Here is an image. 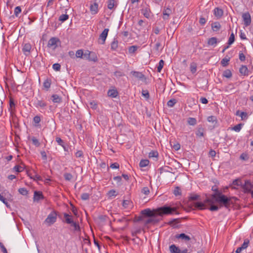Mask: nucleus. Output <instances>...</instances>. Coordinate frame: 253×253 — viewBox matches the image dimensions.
<instances>
[{
    "label": "nucleus",
    "instance_id": "obj_1",
    "mask_svg": "<svg viewBox=\"0 0 253 253\" xmlns=\"http://www.w3.org/2000/svg\"><path fill=\"white\" fill-rule=\"evenodd\" d=\"M176 209L175 207L164 205L153 210L150 209H146L141 211V213L144 216L149 217L145 221V224H155L161 220L162 219V217L164 215L172 214L176 211Z\"/></svg>",
    "mask_w": 253,
    "mask_h": 253
},
{
    "label": "nucleus",
    "instance_id": "obj_2",
    "mask_svg": "<svg viewBox=\"0 0 253 253\" xmlns=\"http://www.w3.org/2000/svg\"><path fill=\"white\" fill-rule=\"evenodd\" d=\"M237 199L234 197H228L222 193H218L211 195V197H207L205 202L211 204L216 202L220 204V207H224L228 209L234 204Z\"/></svg>",
    "mask_w": 253,
    "mask_h": 253
},
{
    "label": "nucleus",
    "instance_id": "obj_3",
    "mask_svg": "<svg viewBox=\"0 0 253 253\" xmlns=\"http://www.w3.org/2000/svg\"><path fill=\"white\" fill-rule=\"evenodd\" d=\"M57 219V214L54 211H52L49 214L45 219L44 223L47 224L48 226H51L54 224Z\"/></svg>",
    "mask_w": 253,
    "mask_h": 253
},
{
    "label": "nucleus",
    "instance_id": "obj_4",
    "mask_svg": "<svg viewBox=\"0 0 253 253\" xmlns=\"http://www.w3.org/2000/svg\"><path fill=\"white\" fill-rule=\"evenodd\" d=\"M60 43L59 39L56 37H52L49 39L48 42L47 46L55 49L57 46L58 44Z\"/></svg>",
    "mask_w": 253,
    "mask_h": 253
},
{
    "label": "nucleus",
    "instance_id": "obj_5",
    "mask_svg": "<svg viewBox=\"0 0 253 253\" xmlns=\"http://www.w3.org/2000/svg\"><path fill=\"white\" fill-rule=\"evenodd\" d=\"M109 32L108 29H105L102 33L100 35L98 42L101 44H104L105 42L106 39L107 38L108 33Z\"/></svg>",
    "mask_w": 253,
    "mask_h": 253
},
{
    "label": "nucleus",
    "instance_id": "obj_6",
    "mask_svg": "<svg viewBox=\"0 0 253 253\" xmlns=\"http://www.w3.org/2000/svg\"><path fill=\"white\" fill-rule=\"evenodd\" d=\"M206 204H208V203H206L205 200L204 203L201 202H194L191 203V205L192 207H194V209L202 210L206 209Z\"/></svg>",
    "mask_w": 253,
    "mask_h": 253
},
{
    "label": "nucleus",
    "instance_id": "obj_7",
    "mask_svg": "<svg viewBox=\"0 0 253 253\" xmlns=\"http://www.w3.org/2000/svg\"><path fill=\"white\" fill-rule=\"evenodd\" d=\"M242 18L244 21V24L246 27L250 25L251 23V16L249 12H245L242 14Z\"/></svg>",
    "mask_w": 253,
    "mask_h": 253
},
{
    "label": "nucleus",
    "instance_id": "obj_8",
    "mask_svg": "<svg viewBox=\"0 0 253 253\" xmlns=\"http://www.w3.org/2000/svg\"><path fill=\"white\" fill-rule=\"evenodd\" d=\"M253 186L250 180H246L245 183L242 186V189L244 193H250L252 191Z\"/></svg>",
    "mask_w": 253,
    "mask_h": 253
},
{
    "label": "nucleus",
    "instance_id": "obj_9",
    "mask_svg": "<svg viewBox=\"0 0 253 253\" xmlns=\"http://www.w3.org/2000/svg\"><path fill=\"white\" fill-rule=\"evenodd\" d=\"M44 199V196L41 191H35L34 192L33 200L34 202H38L40 200Z\"/></svg>",
    "mask_w": 253,
    "mask_h": 253
},
{
    "label": "nucleus",
    "instance_id": "obj_10",
    "mask_svg": "<svg viewBox=\"0 0 253 253\" xmlns=\"http://www.w3.org/2000/svg\"><path fill=\"white\" fill-rule=\"evenodd\" d=\"M90 11L92 14H96L98 11V4L94 2L90 5Z\"/></svg>",
    "mask_w": 253,
    "mask_h": 253
},
{
    "label": "nucleus",
    "instance_id": "obj_11",
    "mask_svg": "<svg viewBox=\"0 0 253 253\" xmlns=\"http://www.w3.org/2000/svg\"><path fill=\"white\" fill-rule=\"evenodd\" d=\"M131 74H132L134 78L139 80H143V79H146L145 76L141 72L137 71H131Z\"/></svg>",
    "mask_w": 253,
    "mask_h": 253
},
{
    "label": "nucleus",
    "instance_id": "obj_12",
    "mask_svg": "<svg viewBox=\"0 0 253 253\" xmlns=\"http://www.w3.org/2000/svg\"><path fill=\"white\" fill-rule=\"evenodd\" d=\"M31 47V45L29 43H25L24 45L22 50L25 55H28L30 53Z\"/></svg>",
    "mask_w": 253,
    "mask_h": 253
},
{
    "label": "nucleus",
    "instance_id": "obj_13",
    "mask_svg": "<svg viewBox=\"0 0 253 253\" xmlns=\"http://www.w3.org/2000/svg\"><path fill=\"white\" fill-rule=\"evenodd\" d=\"M175 237L176 239H181L182 240H184L185 241H189L191 239L190 237L189 236L186 235L184 233L176 234Z\"/></svg>",
    "mask_w": 253,
    "mask_h": 253
},
{
    "label": "nucleus",
    "instance_id": "obj_14",
    "mask_svg": "<svg viewBox=\"0 0 253 253\" xmlns=\"http://www.w3.org/2000/svg\"><path fill=\"white\" fill-rule=\"evenodd\" d=\"M88 57L87 59L91 61L95 62L97 60V57L96 54L93 52H88Z\"/></svg>",
    "mask_w": 253,
    "mask_h": 253
},
{
    "label": "nucleus",
    "instance_id": "obj_15",
    "mask_svg": "<svg viewBox=\"0 0 253 253\" xmlns=\"http://www.w3.org/2000/svg\"><path fill=\"white\" fill-rule=\"evenodd\" d=\"M204 128L202 126H198L196 131V135L198 137H203L204 136Z\"/></svg>",
    "mask_w": 253,
    "mask_h": 253
},
{
    "label": "nucleus",
    "instance_id": "obj_16",
    "mask_svg": "<svg viewBox=\"0 0 253 253\" xmlns=\"http://www.w3.org/2000/svg\"><path fill=\"white\" fill-rule=\"evenodd\" d=\"M240 73L244 76H248L249 74V70L247 67L245 65H242L239 69Z\"/></svg>",
    "mask_w": 253,
    "mask_h": 253
},
{
    "label": "nucleus",
    "instance_id": "obj_17",
    "mask_svg": "<svg viewBox=\"0 0 253 253\" xmlns=\"http://www.w3.org/2000/svg\"><path fill=\"white\" fill-rule=\"evenodd\" d=\"M35 105L36 107L44 108L46 106V103L42 100L37 99Z\"/></svg>",
    "mask_w": 253,
    "mask_h": 253
},
{
    "label": "nucleus",
    "instance_id": "obj_18",
    "mask_svg": "<svg viewBox=\"0 0 253 253\" xmlns=\"http://www.w3.org/2000/svg\"><path fill=\"white\" fill-rule=\"evenodd\" d=\"M223 10L222 9L216 7L214 9V14L217 18H220L223 15Z\"/></svg>",
    "mask_w": 253,
    "mask_h": 253
},
{
    "label": "nucleus",
    "instance_id": "obj_19",
    "mask_svg": "<svg viewBox=\"0 0 253 253\" xmlns=\"http://www.w3.org/2000/svg\"><path fill=\"white\" fill-rule=\"evenodd\" d=\"M169 250L170 253H179L180 250L175 245L173 244L169 246Z\"/></svg>",
    "mask_w": 253,
    "mask_h": 253
},
{
    "label": "nucleus",
    "instance_id": "obj_20",
    "mask_svg": "<svg viewBox=\"0 0 253 253\" xmlns=\"http://www.w3.org/2000/svg\"><path fill=\"white\" fill-rule=\"evenodd\" d=\"M107 93L109 97H111L112 98L116 97L118 95L117 90L115 89H109Z\"/></svg>",
    "mask_w": 253,
    "mask_h": 253
},
{
    "label": "nucleus",
    "instance_id": "obj_21",
    "mask_svg": "<svg viewBox=\"0 0 253 253\" xmlns=\"http://www.w3.org/2000/svg\"><path fill=\"white\" fill-rule=\"evenodd\" d=\"M211 28L213 31L217 32L221 28V25L218 22H215L211 24Z\"/></svg>",
    "mask_w": 253,
    "mask_h": 253
},
{
    "label": "nucleus",
    "instance_id": "obj_22",
    "mask_svg": "<svg viewBox=\"0 0 253 253\" xmlns=\"http://www.w3.org/2000/svg\"><path fill=\"white\" fill-rule=\"evenodd\" d=\"M51 100L54 103H60L62 101V98L57 94H53L51 96Z\"/></svg>",
    "mask_w": 253,
    "mask_h": 253
},
{
    "label": "nucleus",
    "instance_id": "obj_23",
    "mask_svg": "<svg viewBox=\"0 0 253 253\" xmlns=\"http://www.w3.org/2000/svg\"><path fill=\"white\" fill-rule=\"evenodd\" d=\"M64 217L65 219V222L68 224H71L73 221L72 216L67 213H64Z\"/></svg>",
    "mask_w": 253,
    "mask_h": 253
},
{
    "label": "nucleus",
    "instance_id": "obj_24",
    "mask_svg": "<svg viewBox=\"0 0 253 253\" xmlns=\"http://www.w3.org/2000/svg\"><path fill=\"white\" fill-rule=\"evenodd\" d=\"M208 121L212 123L213 126H215L217 123L216 117L214 116H210L208 117Z\"/></svg>",
    "mask_w": 253,
    "mask_h": 253
},
{
    "label": "nucleus",
    "instance_id": "obj_25",
    "mask_svg": "<svg viewBox=\"0 0 253 253\" xmlns=\"http://www.w3.org/2000/svg\"><path fill=\"white\" fill-rule=\"evenodd\" d=\"M217 43V38L215 37H212L210 38L208 41V44L210 45H215Z\"/></svg>",
    "mask_w": 253,
    "mask_h": 253
},
{
    "label": "nucleus",
    "instance_id": "obj_26",
    "mask_svg": "<svg viewBox=\"0 0 253 253\" xmlns=\"http://www.w3.org/2000/svg\"><path fill=\"white\" fill-rule=\"evenodd\" d=\"M141 13L146 18H149L150 16V10L149 8H143L141 10Z\"/></svg>",
    "mask_w": 253,
    "mask_h": 253
},
{
    "label": "nucleus",
    "instance_id": "obj_27",
    "mask_svg": "<svg viewBox=\"0 0 253 253\" xmlns=\"http://www.w3.org/2000/svg\"><path fill=\"white\" fill-rule=\"evenodd\" d=\"M51 85V80L49 79L45 80L43 84V86L44 88L46 90H48L49 88L50 87Z\"/></svg>",
    "mask_w": 253,
    "mask_h": 253
},
{
    "label": "nucleus",
    "instance_id": "obj_28",
    "mask_svg": "<svg viewBox=\"0 0 253 253\" xmlns=\"http://www.w3.org/2000/svg\"><path fill=\"white\" fill-rule=\"evenodd\" d=\"M200 197V196L199 195L192 194L190 195L188 199L189 201H194L199 200Z\"/></svg>",
    "mask_w": 253,
    "mask_h": 253
},
{
    "label": "nucleus",
    "instance_id": "obj_29",
    "mask_svg": "<svg viewBox=\"0 0 253 253\" xmlns=\"http://www.w3.org/2000/svg\"><path fill=\"white\" fill-rule=\"evenodd\" d=\"M115 4V0H108L107 1V7L109 9H113Z\"/></svg>",
    "mask_w": 253,
    "mask_h": 253
},
{
    "label": "nucleus",
    "instance_id": "obj_30",
    "mask_svg": "<svg viewBox=\"0 0 253 253\" xmlns=\"http://www.w3.org/2000/svg\"><path fill=\"white\" fill-rule=\"evenodd\" d=\"M71 226H73L74 227V230L75 231H81V228L79 226V224L77 223L76 222H74V221L72 222V223L71 224Z\"/></svg>",
    "mask_w": 253,
    "mask_h": 253
},
{
    "label": "nucleus",
    "instance_id": "obj_31",
    "mask_svg": "<svg viewBox=\"0 0 253 253\" xmlns=\"http://www.w3.org/2000/svg\"><path fill=\"white\" fill-rule=\"evenodd\" d=\"M232 73L231 71L229 69H227L225 70L223 73V77H225L226 78H230L232 77Z\"/></svg>",
    "mask_w": 253,
    "mask_h": 253
},
{
    "label": "nucleus",
    "instance_id": "obj_32",
    "mask_svg": "<svg viewBox=\"0 0 253 253\" xmlns=\"http://www.w3.org/2000/svg\"><path fill=\"white\" fill-rule=\"evenodd\" d=\"M118 46V42L117 40L114 39L111 44V48L113 50H115Z\"/></svg>",
    "mask_w": 253,
    "mask_h": 253
},
{
    "label": "nucleus",
    "instance_id": "obj_33",
    "mask_svg": "<svg viewBox=\"0 0 253 253\" xmlns=\"http://www.w3.org/2000/svg\"><path fill=\"white\" fill-rule=\"evenodd\" d=\"M188 124L190 126H195L197 124V120L194 118H189L187 120Z\"/></svg>",
    "mask_w": 253,
    "mask_h": 253
},
{
    "label": "nucleus",
    "instance_id": "obj_34",
    "mask_svg": "<svg viewBox=\"0 0 253 253\" xmlns=\"http://www.w3.org/2000/svg\"><path fill=\"white\" fill-rule=\"evenodd\" d=\"M230 60V57L226 58L225 57L223 58L221 61V64L222 65L223 67H226L228 64V62Z\"/></svg>",
    "mask_w": 253,
    "mask_h": 253
},
{
    "label": "nucleus",
    "instance_id": "obj_35",
    "mask_svg": "<svg viewBox=\"0 0 253 253\" xmlns=\"http://www.w3.org/2000/svg\"><path fill=\"white\" fill-rule=\"evenodd\" d=\"M239 111H237L236 115H239L241 117L242 120H244L248 118V115L246 112H241L240 114H239Z\"/></svg>",
    "mask_w": 253,
    "mask_h": 253
},
{
    "label": "nucleus",
    "instance_id": "obj_36",
    "mask_svg": "<svg viewBox=\"0 0 253 253\" xmlns=\"http://www.w3.org/2000/svg\"><path fill=\"white\" fill-rule=\"evenodd\" d=\"M149 161L148 160H142L139 163V166L141 168L146 167L148 165Z\"/></svg>",
    "mask_w": 253,
    "mask_h": 253
},
{
    "label": "nucleus",
    "instance_id": "obj_37",
    "mask_svg": "<svg viewBox=\"0 0 253 253\" xmlns=\"http://www.w3.org/2000/svg\"><path fill=\"white\" fill-rule=\"evenodd\" d=\"M69 18V15L68 14H62L59 17V21L63 22L67 20Z\"/></svg>",
    "mask_w": 253,
    "mask_h": 253
},
{
    "label": "nucleus",
    "instance_id": "obj_38",
    "mask_svg": "<svg viewBox=\"0 0 253 253\" xmlns=\"http://www.w3.org/2000/svg\"><path fill=\"white\" fill-rule=\"evenodd\" d=\"M158 152L157 151H152L149 153V158H158Z\"/></svg>",
    "mask_w": 253,
    "mask_h": 253
},
{
    "label": "nucleus",
    "instance_id": "obj_39",
    "mask_svg": "<svg viewBox=\"0 0 253 253\" xmlns=\"http://www.w3.org/2000/svg\"><path fill=\"white\" fill-rule=\"evenodd\" d=\"M233 185L241 186L242 188L243 184H242V181L240 179H237L234 180L232 182Z\"/></svg>",
    "mask_w": 253,
    "mask_h": 253
},
{
    "label": "nucleus",
    "instance_id": "obj_40",
    "mask_svg": "<svg viewBox=\"0 0 253 253\" xmlns=\"http://www.w3.org/2000/svg\"><path fill=\"white\" fill-rule=\"evenodd\" d=\"M243 125L242 124H239L233 127L232 129L236 132H239L241 130Z\"/></svg>",
    "mask_w": 253,
    "mask_h": 253
},
{
    "label": "nucleus",
    "instance_id": "obj_41",
    "mask_svg": "<svg viewBox=\"0 0 253 253\" xmlns=\"http://www.w3.org/2000/svg\"><path fill=\"white\" fill-rule=\"evenodd\" d=\"M176 102L177 101L176 99H171L168 102L167 105L169 107H172L176 103Z\"/></svg>",
    "mask_w": 253,
    "mask_h": 253
},
{
    "label": "nucleus",
    "instance_id": "obj_42",
    "mask_svg": "<svg viewBox=\"0 0 253 253\" xmlns=\"http://www.w3.org/2000/svg\"><path fill=\"white\" fill-rule=\"evenodd\" d=\"M190 71L192 74L196 73L197 71V65L196 63H192L190 65Z\"/></svg>",
    "mask_w": 253,
    "mask_h": 253
},
{
    "label": "nucleus",
    "instance_id": "obj_43",
    "mask_svg": "<svg viewBox=\"0 0 253 253\" xmlns=\"http://www.w3.org/2000/svg\"><path fill=\"white\" fill-rule=\"evenodd\" d=\"M164 65V61L163 60H161L159 61V65L157 67V72L160 73Z\"/></svg>",
    "mask_w": 253,
    "mask_h": 253
},
{
    "label": "nucleus",
    "instance_id": "obj_44",
    "mask_svg": "<svg viewBox=\"0 0 253 253\" xmlns=\"http://www.w3.org/2000/svg\"><path fill=\"white\" fill-rule=\"evenodd\" d=\"M234 41H235V36H234V34L233 33H232L230 35L229 38V40L228 41V44L229 45L232 44L234 42Z\"/></svg>",
    "mask_w": 253,
    "mask_h": 253
},
{
    "label": "nucleus",
    "instance_id": "obj_45",
    "mask_svg": "<svg viewBox=\"0 0 253 253\" xmlns=\"http://www.w3.org/2000/svg\"><path fill=\"white\" fill-rule=\"evenodd\" d=\"M208 204L211 205V207L209 208L211 211H217L219 209V207L217 206L213 205V204H210L208 203Z\"/></svg>",
    "mask_w": 253,
    "mask_h": 253
},
{
    "label": "nucleus",
    "instance_id": "obj_46",
    "mask_svg": "<svg viewBox=\"0 0 253 253\" xmlns=\"http://www.w3.org/2000/svg\"><path fill=\"white\" fill-rule=\"evenodd\" d=\"M63 175L65 179L67 181H70L73 178V175L70 173H65Z\"/></svg>",
    "mask_w": 253,
    "mask_h": 253
},
{
    "label": "nucleus",
    "instance_id": "obj_47",
    "mask_svg": "<svg viewBox=\"0 0 253 253\" xmlns=\"http://www.w3.org/2000/svg\"><path fill=\"white\" fill-rule=\"evenodd\" d=\"M18 192L22 195H27L28 193V190L25 188H21L18 190Z\"/></svg>",
    "mask_w": 253,
    "mask_h": 253
},
{
    "label": "nucleus",
    "instance_id": "obj_48",
    "mask_svg": "<svg viewBox=\"0 0 253 253\" xmlns=\"http://www.w3.org/2000/svg\"><path fill=\"white\" fill-rule=\"evenodd\" d=\"M108 196L109 197H115L117 196L116 191L115 190H111L108 192Z\"/></svg>",
    "mask_w": 253,
    "mask_h": 253
},
{
    "label": "nucleus",
    "instance_id": "obj_49",
    "mask_svg": "<svg viewBox=\"0 0 253 253\" xmlns=\"http://www.w3.org/2000/svg\"><path fill=\"white\" fill-rule=\"evenodd\" d=\"M84 52L82 49L78 50L76 53V56L78 58H82Z\"/></svg>",
    "mask_w": 253,
    "mask_h": 253
},
{
    "label": "nucleus",
    "instance_id": "obj_50",
    "mask_svg": "<svg viewBox=\"0 0 253 253\" xmlns=\"http://www.w3.org/2000/svg\"><path fill=\"white\" fill-rule=\"evenodd\" d=\"M33 144L37 147H39L40 145V143L39 140L35 137L32 138Z\"/></svg>",
    "mask_w": 253,
    "mask_h": 253
},
{
    "label": "nucleus",
    "instance_id": "obj_51",
    "mask_svg": "<svg viewBox=\"0 0 253 253\" xmlns=\"http://www.w3.org/2000/svg\"><path fill=\"white\" fill-rule=\"evenodd\" d=\"M90 195L87 193H83L81 195V199L83 200H87L89 199Z\"/></svg>",
    "mask_w": 253,
    "mask_h": 253
},
{
    "label": "nucleus",
    "instance_id": "obj_52",
    "mask_svg": "<svg viewBox=\"0 0 253 253\" xmlns=\"http://www.w3.org/2000/svg\"><path fill=\"white\" fill-rule=\"evenodd\" d=\"M21 12V8L20 6H16L14 9V14L16 16H18L19 14Z\"/></svg>",
    "mask_w": 253,
    "mask_h": 253
},
{
    "label": "nucleus",
    "instance_id": "obj_53",
    "mask_svg": "<svg viewBox=\"0 0 253 253\" xmlns=\"http://www.w3.org/2000/svg\"><path fill=\"white\" fill-rule=\"evenodd\" d=\"M142 95L143 96H144L146 99L149 98V93L147 90H143L142 91Z\"/></svg>",
    "mask_w": 253,
    "mask_h": 253
},
{
    "label": "nucleus",
    "instance_id": "obj_54",
    "mask_svg": "<svg viewBox=\"0 0 253 253\" xmlns=\"http://www.w3.org/2000/svg\"><path fill=\"white\" fill-rule=\"evenodd\" d=\"M249 240L248 239H246L244 240L243 244L242 245L241 247L243 249H246L249 244Z\"/></svg>",
    "mask_w": 253,
    "mask_h": 253
},
{
    "label": "nucleus",
    "instance_id": "obj_55",
    "mask_svg": "<svg viewBox=\"0 0 253 253\" xmlns=\"http://www.w3.org/2000/svg\"><path fill=\"white\" fill-rule=\"evenodd\" d=\"M171 12V10L169 8H167L166 9L164 10L163 11V15L165 16H169V14Z\"/></svg>",
    "mask_w": 253,
    "mask_h": 253
},
{
    "label": "nucleus",
    "instance_id": "obj_56",
    "mask_svg": "<svg viewBox=\"0 0 253 253\" xmlns=\"http://www.w3.org/2000/svg\"><path fill=\"white\" fill-rule=\"evenodd\" d=\"M137 49V46L135 45H132L129 47L128 49L129 52L130 53H132L135 52V51Z\"/></svg>",
    "mask_w": 253,
    "mask_h": 253
},
{
    "label": "nucleus",
    "instance_id": "obj_57",
    "mask_svg": "<svg viewBox=\"0 0 253 253\" xmlns=\"http://www.w3.org/2000/svg\"><path fill=\"white\" fill-rule=\"evenodd\" d=\"M56 141L57 143L61 146L62 147H64V142L62 139H61L60 137H57L56 138Z\"/></svg>",
    "mask_w": 253,
    "mask_h": 253
},
{
    "label": "nucleus",
    "instance_id": "obj_58",
    "mask_svg": "<svg viewBox=\"0 0 253 253\" xmlns=\"http://www.w3.org/2000/svg\"><path fill=\"white\" fill-rule=\"evenodd\" d=\"M129 221V220L127 219L126 217H123L120 219H119L117 221L119 222H125V226H126L127 224V222Z\"/></svg>",
    "mask_w": 253,
    "mask_h": 253
},
{
    "label": "nucleus",
    "instance_id": "obj_59",
    "mask_svg": "<svg viewBox=\"0 0 253 253\" xmlns=\"http://www.w3.org/2000/svg\"><path fill=\"white\" fill-rule=\"evenodd\" d=\"M141 192L145 194V195H147L149 194L150 191L149 188L147 187H143L141 190Z\"/></svg>",
    "mask_w": 253,
    "mask_h": 253
},
{
    "label": "nucleus",
    "instance_id": "obj_60",
    "mask_svg": "<svg viewBox=\"0 0 253 253\" xmlns=\"http://www.w3.org/2000/svg\"><path fill=\"white\" fill-rule=\"evenodd\" d=\"M52 68L54 70L58 71L60 69L61 66L58 63H55L52 65Z\"/></svg>",
    "mask_w": 253,
    "mask_h": 253
},
{
    "label": "nucleus",
    "instance_id": "obj_61",
    "mask_svg": "<svg viewBox=\"0 0 253 253\" xmlns=\"http://www.w3.org/2000/svg\"><path fill=\"white\" fill-rule=\"evenodd\" d=\"M14 169L17 172H21L24 170V167L20 166H16L14 167Z\"/></svg>",
    "mask_w": 253,
    "mask_h": 253
},
{
    "label": "nucleus",
    "instance_id": "obj_62",
    "mask_svg": "<svg viewBox=\"0 0 253 253\" xmlns=\"http://www.w3.org/2000/svg\"><path fill=\"white\" fill-rule=\"evenodd\" d=\"M173 194L175 196L180 195L181 194L180 189L178 187H176L173 191Z\"/></svg>",
    "mask_w": 253,
    "mask_h": 253
},
{
    "label": "nucleus",
    "instance_id": "obj_63",
    "mask_svg": "<svg viewBox=\"0 0 253 253\" xmlns=\"http://www.w3.org/2000/svg\"><path fill=\"white\" fill-rule=\"evenodd\" d=\"M77 158H81L83 157V152L82 151H78L75 154Z\"/></svg>",
    "mask_w": 253,
    "mask_h": 253
},
{
    "label": "nucleus",
    "instance_id": "obj_64",
    "mask_svg": "<svg viewBox=\"0 0 253 253\" xmlns=\"http://www.w3.org/2000/svg\"><path fill=\"white\" fill-rule=\"evenodd\" d=\"M110 167L112 169H118L119 168V164L117 163H114L111 164Z\"/></svg>",
    "mask_w": 253,
    "mask_h": 253
}]
</instances>
